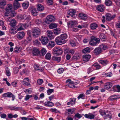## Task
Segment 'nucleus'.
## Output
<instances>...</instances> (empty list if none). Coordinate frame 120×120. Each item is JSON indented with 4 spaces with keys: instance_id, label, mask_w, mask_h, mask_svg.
<instances>
[{
    "instance_id": "16",
    "label": "nucleus",
    "mask_w": 120,
    "mask_h": 120,
    "mask_svg": "<svg viewBox=\"0 0 120 120\" xmlns=\"http://www.w3.org/2000/svg\"><path fill=\"white\" fill-rule=\"evenodd\" d=\"M48 36L50 39H53L54 36L53 35V33L50 30H48L47 32Z\"/></svg>"
},
{
    "instance_id": "29",
    "label": "nucleus",
    "mask_w": 120,
    "mask_h": 120,
    "mask_svg": "<svg viewBox=\"0 0 120 120\" xmlns=\"http://www.w3.org/2000/svg\"><path fill=\"white\" fill-rule=\"evenodd\" d=\"M119 98L117 95H114L111 96L109 98V99L111 101H114L116 99H118Z\"/></svg>"
},
{
    "instance_id": "53",
    "label": "nucleus",
    "mask_w": 120,
    "mask_h": 120,
    "mask_svg": "<svg viewBox=\"0 0 120 120\" xmlns=\"http://www.w3.org/2000/svg\"><path fill=\"white\" fill-rule=\"evenodd\" d=\"M85 96L83 94H80L78 97V98L79 99L80 98H82V99H84Z\"/></svg>"
},
{
    "instance_id": "49",
    "label": "nucleus",
    "mask_w": 120,
    "mask_h": 120,
    "mask_svg": "<svg viewBox=\"0 0 120 120\" xmlns=\"http://www.w3.org/2000/svg\"><path fill=\"white\" fill-rule=\"evenodd\" d=\"M54 91V90L53 89H50L48 90L47 91L48 94L49 95L51 93L53 92Z\"/></svg>"
},
{
    "instance_id": "23",
    "label": "nucleus",
    "mask_w": 120,
    "mask_h": 120,
    "mask_svg": "<svg viewBox=\"0 0 120 120\" xmlns=\"http://www.w3.org/2000/svg\"><path fill=\"white\" fill-rule=\"evenodd\" d=\"M44 105L46 106L52 107L54 105V104L51 102L46 101L44 103Z\"/></svg>"
},
{
    "instance_id": "44",
    "label": "nucleus",
    "mask_w": 120,
    "mask_h": 120,
    "mask_svg": "<svg viewBox=\"0 0 120 120\" xmlns=\"http://www.w3.org/2000/svg\"><path fill=\"white\" fill-rule=\"evenodd\" d=\"M25 61V60L23 59H18L16 60V63L18 64H20L23 63H24Z\"/></svg>"
},
{
    "instance_id": "32",
    "label": "nucleus",
    "mask_w": 120,
    "mask_h": 120,
    "mask_svg": "<svg viewBox=\"0 0 120 120\" xmlns=\"http://www.w3.org/2000/svg\"><path fill=\"white\" fill-rule=\"evenodd\" d=\"M10 25L12 27H14L16 24V21L15 19H13L12 20L10 23Z\"/></svg>"
},
{
    "instance_id": "3",
    "label": "nucleus",
    "mask_w": 120,
    "mask_h": 120,
    "mask_svg": "<svg viewBox=\"0 0 120 120\" xmlns=\"http://www.w3.org/2000/svg\"><path fill=\"white\" fill-rule=\"evenodd\" d=\"M41 30L38 28L34 27L32 30V34L34 37H38L41 34Z\"/></svg>"
},
{
    "instance_id": "43",
    "label": "nucleus",
    "mask_w": 120,
    "mask_h": 120,
    "mask_svg": "<svg viewBox=\"0 0 120 120\" xmlns=\"http://www.w3.org/2000/svg\"><path fill=\"white\" fill-rule=\"evenodd\" d=\"M99 37L101 40L103 39L102 41H104L103 39H105L106 38V36L103 33L101 34L99 36Z\"/></svg>"
},
{
    "instance_id": "9",
    "label": "nucleus",
    "mask_w": 120,
    "mask_h": 120,
    "mask_svg": "<svg viewBox=\"0 0 120 120\" xmlns=\"http://www.w3.org/2000/svg\"><path fill=\"white\" fill-rule=\"evenodd\" d=\"M25 35L24 32L22 31L19 32L17 35V37L19 39L21 40L22 39Z\"/></svg>"
},
{
    "instance_id": "25",
    "label": "nucleus",
    "mask_w": 120,
    "mask_h": 120,
    "mask_svg": "<svg viewBox=\"0 0 120 120\" xmlns=\"http://www.w3.org/2000/svg\"><path fill=\"white\" fill-rule=\"evenodd\" d=\"M21 47L19 46H16L14 49V52L17 53L20 52L21 51Z\"/></svg>"
},
{
    "instance_id": "20",
    "label": "nucleus",
    "mask_w": 120,
    "mask_h": 120,
    "mask_svg": "<svg viewBox=\"0 0 120 120\" xmlns=\"http://www.w3.org/2000/svg\"><path fill=\"white\" fill-rule=\"evenodd\" d=\"M98 27V24L95 23H92L90 25V28L92 30L96 29Z\"/></svg>"
},
{
    "instance_id": "46",
    "label": "nucleus",
    "mask_w": 120,
    "mask_h": 120,
    "mask_svg": "<svg viewBox=\"0 0 120 120\" xmlns=\"http://www.w3.org/2000/svg\"><path fill=\"white\" fill-rule=\"evenodd\" d=\"M51 56L49 53H47L45 56V59L48 60H50L51 59Z\"/></svg>"
},
{
    "instance_id": "50",
    "label": "nucleus",
    "mask_w": 120,
    "mask_h": 120,
    "mask_svg": "<svg viewBox=\"0 0 120 120\" xmlns=\"http://www.w3.org/2000/svg\"><path fill=\"white\" fill-rule=\"evenodd\" d=\"M99 112L101 115L102 116L106 115V113L104 110L100 109L99 111Z\"/></svg>"
},
{
    "instance_id": "17",
    "label": "nucleus",
    "mask_w": 120,
    "mask_h": 120,
    "mask_svg": "<svg viewBox=\"0 0 120 120\" xmlns=\"http://www.w3.org/2000/svg\"><path fill=\"white\" fill-rule=\"evenodd\" d=\"M99 63L101 64L104 66H105L109 63V61L107 60H99Z\"/></svg>"
},
{
    "instance_id": "24",
    "label": "nucleus",
    "mask_w": 120,
    "mask_h": 120,
    "mask_svg": "<svg viewBox=\"0 0 120 120\" xmlns=\"http://www.w3.org/2000/svg\"><path fill=\"white\" fill-rule=\"evenodd\" d=\"M6 4V2L5 0H0V8H3Z\"/></svg>"
},
{
    "instance_id": "35",
    "label": "nucleus",
    "mask_w": 120,
    "mask_h": 120,
    "mask_svg": "<svg viewBox=\"0 0 120 120\" xmlns=\"http://www.w3.org/2000/svg\"><path fill=\"white\" fill-rule=\"evenodd\" d=\"M6 75L8 76H10L11 75L10 69L8 67H6L5 68Z\"/></svg>"
},
{
    "instance_id": "62",
    "label": "nucleus",
    "mask_w": 120,
    "mask_h": 120,
    "mask_svg": "<svg viewBox=\"0 0 120 120\" xmlns=\"http://www.w3.org/2000/svg\"><path fill=\"white\" fill-rule=\"evenodd\" d=\"M22 43L23 45H25L27 44L28 41L26 40L23 41H22Z\"/></svg>"
},
{
    "instance_id": "26",
    "label": "nucleus",
    "mask_w": 120,
    "mask_h": 120,
    "mask_svg": "<svg viewBox=\"0 0 120 120\" xmlns=\"http://www.w3.org/2000/svg\"><path fill=\"white\" fill-rule=\"evenodd\" d=\"M31 12L32 14L34 16H36L38 14V12L35 8L32 9L31 10Z\"/></svg>"
},
{
    "instance_id": "22",
    "label": "nucleus",
    "mask_w": 120,
    "mask_h": 120,
    "mask_svg": "<svg viewBox=\"0 0 120 120\" xmlns=\"http://www.w3.org/2000/svg\"><path fill=\"white\" fill-rule=\"evenodd\" d=\"M12 5L11 4H8L7 7L5 9L6 11H9L11 12L12 11Z\"/></svg>"
},
{
    "instance_id": "63",
    "label": "nucleus",
    "mask_w": 120,
    "mask_h": 120,
    "mask_svg": "<svg viewBox=\"0 0 120 120\" xmlns=\"http://www.w3.org/2000/svg\"><path fill=\"white\" fill-rule=\"evenodd\" d=\"M70 44L73 47L75 46L76 45V43L73 41L71 42Z\"/></svg>"
},
{
    "instance_id": "45",
    "label": "nucleus",
    "mask_w": 120,
    "mask_h": 120,
    "mask_svg": "<svg viewBox=\"0 0 120 120\" xmlns=\"http://www.w3.org/2000/svg\"><path fill=\"white\" fill-rule=\"evenodd\" d=\"M57 26V25L54 23H52L49 25V28L50 29H52L56 28Z\"/></svg>"
},
{
    "instance_id": "51",
    "label": "nucleus",
    "mask_w": 120,
    "mask_h": 120,
    "mask_svg": "<svg viewBox=\"0 0 120 120\" xmlns=\"http://www.w3.org/2000/svg\"><path fill=\"white\" fill-rule=\"evenodd\" d=\"M47 4L49 5H51L53 4V0H46Z\"/></svg>"
},
{
    "instance_id": "13",
    "label": "nucleus",
    "mask_w": 120,
    "mask_h": 120,
    "mask_svg": "<svg viewBox=\"0 0 120 120\" xmlns=\"http://www.w3.org/2000/svg\"><path fill=\"white\" fill-rule=\"evenodd\" d=\"M105 7L102 5H99L97 6L96 9L98 11L102 12L105 9Z\"/></svg>"
},
{
    "instance_id": "15",
    "label": "nucleus",
    "mask_w": 120,
    "mask_h": 120,
    "mask_svg": "<svg viewBox=\"0 0 120 120\" xmlns=\"http://www.w3.org/2000/svg\"><path fill=\"white\" fill-rule=\"evenodd\" d=\"M32 53L34 56H39V51L38 49L36 48H34Z\"/></svg>"
},
{
    "instance_id": "58",
    "label": "nucleus",
    "mask_w": 120,
    "mask_h": 120,
    "mask_svg": "<svg viewBox=\"0 0 120 120\" xmlns=\"http://www.w3.org/2000/svg\"><path fill=\"white\" fill-rule=\"evenodd\" d=\"M28 82H27L26 81H25V80L24 81H23V84L24 85H26L27 86H30V84Z\"/></svg>"
},
{
    "instance_id": "56",
    "label": "nucleus",
    "mask_w": 120,
    "mask_h": 120,
    "mask_svg": "<svg viewBox=\"0 0 120 120\" xmlns=\"http://www.w3.org/2000/svg\"><path fill=\"white\" fill-rule=\"evenodd\" d=\"M37 83L39 85L42 84L43 82V80L42 79H38L37 81Z\"/></svg>"
},
{
    "instance_id": "38",
    "label": "nucleus",
    "mask_w": 120,
    "mask_h": 120,
    "mask_svg": "<svg viewBox=\"0 0 120 120\" xmlns=\"http://www.w3.org/2000/svg\"><path fill=\"white\" fill-rule=\"evenodd\" d=\"M55 44L53 41H49L48 45L50 47L52 48L55 45Z\"/></svg>"
},
{
    "instance_id": "12",
    "label": "nucleus",
    "mask_w": 120,
    "mask_h": 120,
    "mask_svg": "<svg viewBox=\"0 0 120 120\" xmlns=\"http://www.w3.org/2000/svg\"><path fill=\"white\" fill-rule=\"evenodd\" d=\"M112 85V83L108 82L105 83L104 87L105 89L106 90H108L111 88Z\"/></svg>"
},
{
    "instance_id": "40",
    "label": "nucleus",
    "mask_w": 120,
    "mask_h": 120,
    "mask_svg": "<svg viewBox=\"0 0 120 120\" xmlns=\"http://www.w3.org/2000/svg\"><path fill=\"white\" fill-rule=\"evenodd\" d=\"M10 109L12 110H14L15 111L18 110H21L22 109V108L21 107H17L15 106L13 107L12 108H10Z\"/></svg>"
},
{
    "instance_id": "64",
    "label": "nucleus",
    "mask_w": 120,
    "mask_h": 120,
    "mask_svg": "<svg viewBox=\"0 0 120 120\" xmlns=\"http://www.w3.org/2000/svg\"><path fill=\"white\" fill-rule=\"evenodd\" d=\"M116 4L119 6H120V0H117L115 2Z\"/></svg>"
},
{
    "instance_id": "21",
    "label": "nucleus",
    "mask_w": 120,
    "mask_h": 120,
    "mask_svg": "<svg viewBox=\"0 0 120 120\" xmlns=\"http://www.w3.org/2000/svg\"><path fill=\"white\" fill-rule=\"evenodd\" d=\"M37 8L38 11H42L44 9V8L42 5L38 4L37 6Z\"/></svg>"
},
{
    "instance_id": "8",
    "label": "nucleus",
    "mask_w": 120,
    "mask_h": 120,
    "mask_svg": "<svg viewBox=\"0 0 120 120\" xmlns=\"http://www.w3.org/2000/svg\"><path fill=\"white\" fill-rule=\"evenodd\" d=\"M103 52L102 50L101 49L99 46V47L96 48L94 50V53L96 55H98Z\"/></svg>"
},
{
    "instance_id": "47",
    "label": "nucleus",
    "mask_w": 120,
    "mask_h": 120,
    "mask_svg": "<svg viewBox=\"0 0 120 120\" xmlns=\"http://www.w3.org/2000/svg\"><path fill=\"white\" fill-rule=\"evenodd\" d=\"M94 66L97 69H99L101 68L100 65L98 63L92 65V66Z\"/></svg>"
},
{
    "instance_id": "2",
    "label": "nucleus",
    "mask_w": 120,
    "mask_h": 120,
    "mask_svg": "<svg viewBox=\"0 0 120 120\" xmlns=\"http://www.w3.org/2000/svg\"><path fill=\"white\" fill-rule=\"evenodd\" d=\"M100 42V39L99 38H97L94 36H92L91 37L89 44L92 46H95L97 45Z\"/></svg>"
},
{
    "instance_id": "55",
    "label": "nucleus",
    "mask_w": 120,
    "mask_h": 120,
    "mask_svg": "<svg viewBox=\"0 0 120 120\" xmlns=\"http://www.w3.org/2000/svg\"><path fill=\"white\" fill-rule=\"evenodd\" d=\"M94 70L93 68L92 67H90L87 69V73L88 74L92 72Z\"/></svg>"
},
{
    "instance_id": "6",
    "label": "nucleus",
    "mask_w": 120,
    "mask_h": 120,
    "mask_svg": "<svg viewBox=\"0 0 120 120\" xmlns=\"http://www.w3.org/2000/svg\"><path fill=\"white\" fill-rule=\"evenodd\" d=\"M67 24L69 28H73L76 27L77 23L75 21H70L68 22Z\"/></svg>"
},
{
    "instance_id": "42",
    "label": "nucleus",
    "mask_w": 120,
    "mask_h": 120,
    "mask_svg": "<svg viewBox=\"0 0 120 120\" xmlns=\"http://www.w3.org/2000/svg\"><path fill=\"white\" fill-rule=\"evenodd\" d=\"M79 58V56L77 53L75 54L73 57V59L74 60H76Z\"/></svg>"
},
{
    "instance_id": "36",
    "label": "nucleus",
    "mask_w": 120,
    "mask_h": 120,
    "mask_svg": "<svg viewBox=\"0 0 120 120\" xmlns=\"http://www.w3.org/2000/svg\"><path fill=\"white\" fill-rule=\"evenodd\" d=\"M8 97H11L12 98V100H14L15 98V96H14L13 94L10 92H8Z\"/></svg>"
},
{
    "instance_id": "41",
    "label": "nucleus",
    "mask_w": 120,
    "mask_h": 120,
    "mask_svg": "<svg viewBox=\"0 0 120 120\" xmlns=\"http://www.w3.org/2000/svg\"><path fill=\"white\" fill-rule=\"evenodd\" d=\"M29 5L28 2L24 3L22 4V7L24 9H27Z\"/></svg>"
},
{
    "instance_id": "61",
    "label": "nucleus",
    "mask_w": 120,
    "mask_h": 120,
    "mask_svg": "<svg viewBox=\"0 0 120 120\" xmlns=\"http://www.w3.org/2000/svg\"><path fill=\"white\" fill-rule=\"evenodd\" d=\"M31 25L30 24V22L29 21L28 22H27V23H26L24 25V26L25 27H28L29 26H30Z\"/></svg>"
},
{
    "instance_id": "30",
    "label": "nucleus",
    "mask_w": 120,
    "mask_h": 120,
    "mask_svg": "<svg viewBox=\"0 0 120 120\" xmlns=\"http://www.w3.org/2000/svg\"><path fill=\"white\" fill-rule=\"evenodd\" d=\"M76 99L75 98H71L70 99V101L71 102V104L72 105H74L75 103Z\"/></svg>"
},
{
    "instance_id": "59",
    "label": "nucleus",
    "mask_w": 120,
    "mask_h": 120,
    "mask_svg": "<svg viewBox=\"0 0 120 120\" xmlns=\"http://www.w3.org/2000/svg\"><path fill=\"white\" fill-rule=\"evenodd\" d=\"M64 71V69L63 68H60L58 69L57 71L59 73L61 74Z\"/></svg>"
},
{
    "instance_id": "7",
    "label": "nucleus",
    "mask_w": 120,
    "mask_h": 120,
    "mask_svg": "<svg viewBox=\"0 0 120 120\" xmlns=\"http://www.w3.org/2000/svg\"><path fill=\"white\" fill-rule=\"evenodd\" d=\"M55 18L54 16L52 15L48 16L46 18L47 20L46 21V23H49L48 22H51L54 21Z\"/></svg>"
},
{
    "instance_id": "11",
    "label": "nucleus",
    "mask_w": 120,
    "mask_h": 120,
    "mask_svg": "<svg viewBox=\"0 0 120 120\" xmlns=\"http://www.w3.org/2000/svg\"><path fill=\"white\" fill-rule=\"evenodd\" d=\"M67 13L68 15L73 17L76 13V11L74 9H70L69 10Z\"/></svg>"
},
{
    "instance_id": "33",
    "label": "nucleus",
    "mask_w": 120,
    "mask_h": 120,
    "mask_svg": "<svg viewBox=\"0 0 120 120\" xmlns=\"http://www.w3.org/2000/svg\"><path fill=\"white\" fill-rule=\"evenodd\" d=\"M52 59L53 60H55L58 62H59L61 60V57H57L53 56L52 57Z\"/></svg>"
},
{
    "instance_id": "37",
    "label": "nucleus",
    "mask_w": 120,
    "mask_h": 120,
    "mask_svg": "<svg viewBox=\"0 0 120 120\" xmlns=\"http://www.w3.org/2000/svg\"><path fill=\"white\" fill-rule=\"evenodd\" d=\"M100 47L101 49L103 50H106L108 48V46L107 45L105 44H102L99 46Z\"/></svg>"
},
{
    "instance_id": "14",
    "label": "nucleus",
    "mask_w": 120,
    "mask_h": 120,
    "mask_svg": "<svg viewBox=\"0 0 120 120\" xmlns=\"http://www.w3.org/2000/svg\"><path fill=\"white\" fill-rule=\"evenodd\" d=\"M14 8L16 10L20 6V4L17 0H15L13 3Z\"/></svg>"
},
{
    "instance_id": "10",
    "label": "nucleus",
    "mask_w": 120,
    "mask_h": 120,
    "mask_svg": "<svg viewBox=\"0 0 120 120\" xmlns=\"http://www.w3.org/2000/svg\"><path fill=\"white\" fill-rule=\"evenodd\" d=\"M116 15L114 14L112 16L109 13H107L106 15V19L108 21H110L116 17Z\"/></svg>"
},
{
    "instance_id": "57",
    "label": "nucleus",
    "mask_w": 120,
    "mask_h": 120,
    "mask_svg": "<svg viewBox=\"0 0 120 120\" xmlns=\"http://www.w3.org/2000/svg\"><path fill=\"white\" fill-rule=\"evenodd\" d=\"M35 23L37 25H39L41 23V20L39 19H37L35 20Z\"/></svg>"
},
{
    "instance_id": "60",
    "label": "nucleus",
    "mask_w": 120,
    "mask_h": 120,
    "mask_svg": "<svg viewBox=\"0 0 120 120\" xmlns=\"http://www.w3.org/2000/svg\"><path fill=\"white\" fill-rule=\"evenodd\" d=\"M106 116H105L104 117V118L105 119H106L108 118H109L110 119L111 118V117L109 114H107Z\"/></svg>"
},
{
    "instance_id": "34",
    "label": "nucleus",
    "mask_w": 120,
    "mask_h": 120,
    "mask_svg": "<svg viewBox=\"0 0 120 120\" xmlns=\"http://www.w3.org/2000/svg\"><path fill=\"white\" fill-rule=\"evenodd\" d=\"M90 51V49L89 47L86 48L82 50V52L84 53H88Z\"/></svg>"
},
{
    "instance_id": "31",
    "label": "nucleus",
    "mask_w": 120,
    "mask_h": 120,
    "mask_svg": "<svg viewBox=\"0 0 120 120\" xmlns=\"http://www.w3.org/2000/svg\"><path fill=\"white\" fill-rule=\"evenodd\" d=\"M54 34L56 35H57L61 32V30L60 28H56L54 30Z\"/></svg>"
},
{
    "instance_id": "52",
    "label": "nucleus",
    "mask_w": 120,
    "mask_h": 120,
    "mask_svg": "<svg viewBox=\"0 0 120 120\" xmlns=\"http://www.w3.org/2000/svg\"><path fill=\"white\" fill-rule=\"evenodd\" d=\"M82 117V116L81 114L79 113H77L75 115V116H74V118H75L77 117L79 119Z\"/></svg>"
},
{
    "instance_id": "19",
    "label": "nucleus",
    "mask_w": 120,
    "mask_h": 120,
    "mask_svg": "<svg viewBox=\"0 0 120 120\" xmlns=\"http://www.w3.org/2000/svg\"><path fill=\"white\" fill-rule=\"evenodd\" d=\"M90 57L91 56L89 54L83 56V60L84 61H89Z\"/></svg>"
},
{
    "instance_id": "18",
    "label": "nucleus",
    "mask_w": 120,
    "mask_h": 120,
    "mask_svg": "<svg viewBox=\"0 0 120 120\" xmlns=\"http://www.w3.org/2000/svg\"><path fill=\"white\" fill-rule=\"evenodd\" d=\"M46 50L44 48H42L41 50L39 51V56H44L46 53Z\"/></svg>"
},
{
    "instance_id": "39",
    "label": "nucleus",
    "mask_w": 120,
    "mask_h": 120,
    "mask_svg": "<svg viewBox=\"0 0 120 120\" xmlns=\"http://www.w3.org/2000/svg\"><path fill=\"white\" fill-rule=\"evenodd\" d=\"M9 32L12 34H15L17 33L16 30L15 29L11 28L9 30Z\"/></svg>"
},
{
    "instance_id": "48",
    "label": "nucleus",
    "mask_w": 120,
    "mask_h": 120,
    "mask_svg": "<svg viewBox=\"0 0 120 120\" xmlns=\"http://www.w3.org/2000/svg\"><path fill=\"white\" fill-rule=\"evenodd\" d=\"M76 109L75 108H72L71 109H68L67 110L68 112H71V114H72L73 112L75 111Z\"/></svg>"
},
{
    "instance_id": "4",
    "label": "nucleus",
    "mask_w": 120,
    "mask_h": 120,
    "mask_svg": "<svg viewBox=\"0 0 120 120\" xmlns=\"http://www.w3.org/2000/svg\"><path fill=\"white\" fill-rule=\"evenodd\" d=\"M53 52L55 55H61L63 52L62 49L59 47L54 48L53 49Z\"/></svg>"
},
{
    "instance_id": "27",
    "label": "nucleus",
    "mask_w": 120,
    "mask_h": 120,
    "mask_svg": "<svg viewBox=\"0 0 120 120\" xmlns=\"http://www.w3.org/2000/svg\"><path fill=\"white\" fill-rule=\"evenodd\" d=\"M79 16L83 20H85L87 18L86 15L82 13L79 14Z\"/></svg>"
},
{
    "instance_id": "28",
    "label": "nucleus",
    "mask_w": 120,
    "mask_h": 120,
    "mask_svg": "<svg viewBox=\"0 0 120 120\" xmlns=\"http://www.w3.org/2000/svg\"><path fill=\"white\" fill-rule=\"evenodd\" d=\"M105 3L107 6H111L112 4V2L111 0H105Z\"/></svg>"
},
{
    "instance_id": "5",
    "label": "nucleus",
    "mask_w": 120,
    "mask_h": 120,
    "mask_svg": "<svg viewBox=\"0 0 120 120\" xmlns=\"http://www.w3.org/2000/svg\"><path fill=\"white\" fill-rule=\"evenodd\" d=\"M39 40L41 41L42 44L43 45H46L49 41V40L47 37H44L43 36L39 38Z\"/></svg>"
},
{
    "instance_id": "1",
    "label": "nucleus",
    "mask_w": 120,
    "mask_h": 120,
    "mask_svg": "<svg viewBox=\"0 0 120 120\" xmlns=\"http://www.w3.org/2000/svg\"><path fill=\"white\" fill-rule=\"evenodd\" d=\"M67 37V35L66 34H61L56 38L55 41L56 44L58 45H61L65 43L66 42L65 39Z\"/></svg>"
},
{
    "instance_id": "54",
    "label": "nucleus",
    "mask_w": 120,
    "mask_h": 120,
    "mask_svg": "<svg viewBox=\"0 0 120 120\" xmlns=\"http://www.w3.org/2000/svg\"><path fill=\"white\" fill-rule=\"evenodd\" d=\"M19 68L18 67H16L14 69V72L15 74L17 73L19 71Z\"/></svg>"
}]
</instances>
